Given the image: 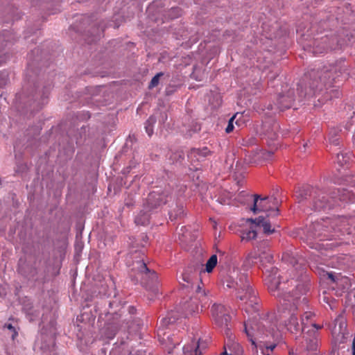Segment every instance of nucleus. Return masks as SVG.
<instances>
[{"mask_svg": "<svg viewBox=\"0 0 355 355\" xmlns=\"http://www.w3.org/2000/svg\"><path fill=\"white\" fill-rule=\"evenodd\" d=\"M289 355H295V353L293 351H290Z\"/></svg>", "mask_w": 355, "mask_h": 355, "instance_id": "60", "label": "nucleus"}, {"mask_svg": "<svg viewBox=\"0 0 355 355\" xmlns=\"http://www.w3.org/2000/svg\"><path fill=\"white\" fill-rule=\"evenodd\" d=\"M164 75L163 72L157 73L151 80L149 83L148 88L152 89L158 85L159 78Z\"/></svg>", "mask_w": 355, "mask_h": 355, "instance_id": "40", "label": "nucleus"}, {"mask_svg": "<svg viewBox=\"0 0 355 355\" xmlns=\"http://www.w3.org/2000/svg\"><path fill=\"white\" fill-rule=\"evenodd\" d=\"M253 205L251 207V210L254 213H257L259 211H266L269 206H268V203L269 201V198L268 196H265L262 198L259 194H254Z\"/></svg>", "mask_w": 355, "mask_h": 355, "instance_id": "19", "label": "nucleus"}, {"mask_svg": "<svg viewBox=\"0 0 355 355\" xmlns=\"http://www.w3.org/2000/svg\"><path fill=\"white\" fill-rule=\"evenodd\" d=\"M267 109L269 110H274L275 108L273 107V105L272 104H268V105L267 106Z\"/></svg>", "mask_w": 355, "mask_h": 355, "instance_id": "54", "label": "nucleus"}, {"mask_svg": "<svg viewBox=\"0 0 355 355\" xmlns=\"http://www.w3.org/2000/svg\"><path fill=\"white\" fill-rule=\"evenodd\" d=\"M262 270L263 281L269 292L281 302L287 282L282 283L280 282V275L277 267L265 266Z\"/></svg>", "mask_w": 355, "mask_h": 355, "instance_id": "9", "label": "nucleus"}, {"mask_svg": "<svg viewBox=\"0 0 355 355\" xmlns=\"http://www.w3.org/2000/svg\"><path fill=\"white\" fill-rule=\"evenodd\" d=\"M212 315L217 325L225 327L229 331L228 325L231 320L230 315L227 312L226 308L222 304H214L211 308Z\"/></svg>", "mask_w": 355, "mask_h": 355, "instance_id": "17", "label": "nucleus"}, {"mask_svg": "<svg viewBox=\"0 0 355 355\" xmlns=\"http://www.w3.org/2000/svg\"><path fill=\"white\" fill-rule=\"evenodd\" d=\"M180 318L181 315L178 311L172 310L168 312L166 316L162 318L160 320V324L159 329H164L168 327L170 324H174Z\"/></svg>", "mask_w": 355, "mask_h": 355, "instance_id": "24", "label": "nucleus"}, {"mask_svg": "<svg viewBox=\"0 0 355 355\" xmlns=\"http://www.w3.org/2000/svg\"><path fill=\"white\" fill-rule=\"evenodd\" d=\"M312 325L317 329H320L322 328L321 325L317 324H312Z\"/></svg>", "mask_w": 355, "mask_h": 355, "instance_id": "55", "label": "nucleus"}, {"mask_svg": "<svg viewBox=\"0 0 355 355\" xmlns=\"http://www.w3.org/2000/svg\"><path fill=\"white\" fill-rule=\"evenodd\" d=\"M282 259L284 261L292 265L293 267H295L300 262V259L294 253L288 251L283 253Z\"/></svg>", "mask_w": 355, "mask_h": 355, "instance_id": "32", "label": "nucleus"}, {"mask_svg": "<svg viewBox=\"0 0 355 355\" xmlns=\"http://www.w3.org/2000/svg\"><path fill=\"white\" fill-rule=\"evenodd\" d=\"M329 141L330 143L333 144L335 146L338 145V139L337 138L336 135H331V133H330L329 135Z\"/></svg>", "mask_w": 355, "mask_h": 355, "instance_id": "48", "label": "nucleus"}, {"mask_svg": "<svg viewBox=\"0 0 355 355\" xmlns=\"http://www.w3.org/2000/svg\"><path fill=\"white\" fill-rule=\"evenodd\" d=\"M279 304L278 313L280 319L284 320L287 316H289L287 320H284L288 330L293 334L297 333L302 330L297 317V304L295 302L287 303L282 301L279 302Z\"/></svg>", "mask_w": 355, "mask_h": 355, "instance_id": "11", "label": "nucleus"}, {"mask_svg": "<svg viewBox=\"0 0 355 355\" xmlns=\"http://www.w3.org/2000/svg\"><path fill=\"white\" fill-rule=\"evenodd\" d=\"M46 320V318L44 314H43L41 318V324L42 325V329L40 349L42 352V355H58L55 349V338L54 336L55 333L51 332V334L48 335L43 331Z\"/></svg>", "mask_w": 355, "mask_h": 355, "instance_id": "14", "label": "nucleus"}, {"mask_svg": "<svg viewBox=\"0 0 355 355\" xmlns=\"http://www.w3.org/2000/svg\"><path fill=\"white\" fill-rule=\"evenodd\" d=\"M159 114H160L161 119H159V122L160 123L164 124L166 122V121L167 120V114L166 112H160Z\"/></svg>", "mask_w": 355, "mask_h": 355, "instance_id": "49", "label": "nucleus"}, {"mask_svg": "<svg viewBox=\"0 0 355 355\" xmlns=\"http://www.w3.org/2000/svg\"><path fill=\"white\" fill-rule=\"evenodd\" d=\"M268 244V242L267 241H263L257 246L258 251L259 252V261L261 263L263 268L265 266H267L266 263L271 264L273 261V256L269 251L261 250L262 247L265 248Z\"/></svg>", "mask_w": 355, "mask_h": 355, "instance_id": "21", "label": "nucleus"}, {"mask_svg": "<svg viewBox=\"0 0 355 355\" xmlns=\"http://www.w3.org/2000/svg\"><path fill=\"white\" fill-rule=\"evenodd\" d=\"M205 306H206V302H205V304H202V305H201V309H202V308H204V307H205Z\"/></svg>", "mask_w": 355, "mask_h": 355, "instance_id": "63", "label": "nucleus"}, {"mask_svg": "<svg viewBox=\"0 0 355 355\" xmlns=\"http://www.w3.org/2000/svg\"><path fill=\"white\" fill-rule=\"evenodd\" d=\"M128 311V317L127 315L123 317V312L122 313L121 309L118 311L121 313V322L125 325V329H127L130 332H137L142 325V322L139 318L133 317L137 312V309L134 306H129Z\"/></svg>", "mask_w": 355, "mask_h": 355, "instance_id": "16", "label": "nucleus"}, {"mask_svg": "<svg viewBox=\"0 0 355 355\" xmlns=\"http://www.w3.org/2000/svg\"><path fill=\"white\" fill-rule=\"evenodd\" d=\"M107 354V349L105 348H102L99 352H98V355H106ZM110 355H125V354H123L122 352V350L121 349V347H116L115 348H113L110 352ZM129 355H143L141 352H139V353H135V354H130Z\"/></svg>", "mask_w": 355, "mask_h": 355, "instance_id": "35", "label": "nucleus"}, {"mask_svg": "<svg viewBox=\"0 0 355 355\" xmlns=\"http://www.w3.org/2000/svg\"><path fill=\"white\" fill-rule=\"evenodd\" d=\"M256 326H257V331L262 334H266L267 332H270L273 329L270 322L265 318H261V320Z\"/></svg>", "mask_w": 355, "mask_h": 355, "instance_id": "29", "label": "nucleus"}, {"mask_svg": "<svg viewBox=\"0 0 355 355\" xmlns=\"http://www.w3.org/2000/svg\"><path fill=\"white\" fill-rule=\"evenodd\" d=\"M235 117H236V115L233 116L232 118L230 119V120L228 121L227 126L225 128V132L227 133H230L234 130L233 121Z\"/></svg>", "mask_w": 355, "mask_h": 355, "instance_id": "46", "label": "nucleus"}, {"mask_svg": "<svg viewBox=\"0 0 355 355\" xmlns=\"http://www.w3.org/2000/svg\"><path fill=\"white\" fill-rule=\"evenodd\" d=\"M313 316V313L310 311H306L304 313L301 318L302 331H303L305 326L306 325V322L310 320Z\"/></svg>", "mask_w": 355, "mask_h": 355, "instance_id": "39", "label": "nucleus"}, {"mask_svg": "<svg viewBox=\"0 0 355 355\" xmlns=\"http://www.w3.org/2000/svg\"><path fill=\"white\" fill-rule=\"evenodd\" d=\"M182 15V10L179 7H172L166 14V16L171 19H176Z\"/></svg>", "mask_w": 355, "mask_h": 355, "instance_id": "38", "label": "nucleus"}, {"mask_svg": "<svg viewBox=\"0 0 355 355\" xmlns=\"http://www.w3.org/2000/svg\"><path fill=\"white\" fill-rule=\"evenodd\" d=\"M230 199L231 195L230 192L227 191H220L216 200L221 205H227L230 203Z\"/></svg>", "mask_w": 355, "mask_h": 355, "instance_id": "36", "label": "nucleus"}, {"mask_svg": "<svg viewBox=\"0 0 355 355\" xmlns=\"http://www.w3.org/2000/svg\"><path fill=\"white\" fill-rule=\"evenodd\" d=\"M294 100L293 90L288 91L287 96H285L284 94H279L277 101V109L280 111H283L286 109L290 108L292 106V103Z\"/></svg>", "mask_w": 355, "mask_h": 355, "instance_id": "20", "label": "nucleus"}, {"mask_svg": "<svg viewBox=\"0 0 355 355\" xmlns=\"http://www.w3.org/2000/svg\"><path fill=\"white\" fill-rule=\"evenodd\" d=\"M17 272L28 280L37 281L38 270L35 267V263L27 261L25 258L21 257L17 265Z\"/></svg>", "mask_w": 355, "mask_h": 355, "instance_id": "15", "label": "nucleus"}, {"mask_svg": "<svg viewBox=\"0 0 355 355\" xmlns=\"http://www.w3.org/2000/svg\"><path fill=\"white\" fill-rule=\"evenodd\" d=\"M210 153L211 151L208 149L207 147H203L202 148H193L191 149L190 152L187 155V157L191 162H194L196 161L200 162Z\"/></svg>", "mask_w": 355, "mask_h": 355, "instance_id": "22", "label": "nucleus"}, {"mask_svg": "<svg viewBox=\"0 0 355 355\" xmlns=\"http://www.w3.org/2000/svg\"><path fill=\"white\" fill-rule=\"evenodd\" d=\"M352 355H355V336L352 340Z\"/></svg>", "mask_w": 355, "mask_h": 355, "instance_id": "53", "label": "nucleus"}, {"mask_svg": "<svg viewBox=\"0 0 355 355\" xmlns=\"http://www.w3.org/2000/svg\"><path fill=\"white\" fill-rule=\"evenodd\" d=\"M275 346H276L275 345H271V346L268 347V348L270 349L271 350H272L275 347Z\"/></svg>", "mask_w": 355, "mask_h": 355, "instance_id": "59", "label": "nucleus"}, {"mask_svg": "<svg viewBox=\"0 0 355 355\" xmlns=\"http://www.w3.org/2000/svg\"><path fill=\"white\" fill-rule=\"evenodd\" d=\"M172 196L169 191L158 188L150 191L144 200V207L154 214L159 212L164 205L169 202Z\"/></svg>", "mask_w": 355, "mask_h": 355, "instance_id": "10", "label": "nucleus"}, {"mask_svg": "<svg viewBox=\"0 0 355 355\" xmlns=\"http://www.w3.org/2000/svg\"><path fill=\"white\" fill-rule=\"evenodd\" d=\"M145 254L141 251L135 250L131 253L132 259L131 273L132 279L146 289L154 293H158L159 281L157 272L150 270L144 261Z\"/></svg>", "mask_w": 355, "mask_h": 355, "instance_id": "5", "label": "nucleus"}, {"mask_svg": "<svg viewBox=\"0 0 355 355\" xmlns=\"http://www.w3.org/2000/svg\"><path fill=\"white\" fill-rule=\"evenodd\" d=\"M278 129H279V125H278V123L275 122L272 124V132H270L268 129H266V131L267 132L268 137H270L271 139H273L274 137H275L277 136L276 132L277 131Z\"/></svg>", "mask_w": 355, "mask_h": 355, "instance_id": "44", "label": "nucleus"}, {"mask_svg": "<svg viewBox=\"0 0 355 355\" xmlns=\"http://www.w3.org/2000/svg\"><path fill=\"white\" fill-rule=\"evenodd\" d=\"M33 63H28L21 90L16 95L18 110L24 115H32L40 111L48 103L51 87L42 86L37 74L33 69Z\"/></svg>", "mask_w": 355, "mask_h": 355, "instance_id": "3", "label": "nucleus"}, {"mask_svg": "<svg viewBox=\"0 0 355 355\" xmlns=\"http://www.w3.org/2000/svg\"><path fill=\"white\" fill-rule=\"evenodd\" d=\"M8 82V73L6 71H0V87L7 85Z\"/></svg>", "mask_w": 355, "mask_h": 355, "instance_id": "41", "label": "nucleus"}, {"mask_svg": "<svg viewBox=\"0 0 355 355\" xmlns=\"http://www.w3.org/2000/svg\"><path fill=\"white\" fill-rule=\"evenodd\" d=\"M89 128L87 126H82L78 131V134L76 135V142L78 145H81L84 141L86 139L87 136Z\"/></svg>", "mask_w": 355, "mask_h": 355, "instance_id": "34", "label": "nucleus"}, {"mask_svg": "<svg viewBox=\"0 0 355 355\" xmlns=\"http://www.w3.org/2000/svg\"><path fill=\"white\" fill-rule=\"evenodd\" d=\"M223 354H224V355H231V354H227V352H225Z\"/></svg>", "mask_w": 355, "mask_h": 355, "instance_id": "64", "label": "nucleus"}, {"mask_svg": "<svg viewBox=\"0 0 355 355\" xmlns=\"http://www.w3.org/2000/svg\"><path fill=\"white\" fill-rule=\"evenodd\" d=\"M199 276L200 275L198 272H196L194 266H188L180 277L183 282L180 281V284L182 285V288L195 291L196 294V297L191 298L190 304L191 308L187 311V313H184V317H187L189 314H193L198 311L199 305L195 301L196 298H198L201 303H202L203 300H207L205 291L202 289L199 284H202Z\"/></svg>", "mask_w": 355, "mask_h": 355, "instance_id": "7", "label": "nucleus"}, {"mask_svg": "<svg viewBox=\"0 0 355 355\" xmlns=\"http://www.w3.org/2000/svg\"><path fill=\"white\" fill-rule=\"evenodd\" d=\"M105 315L107 322L101 329V336L110 340L113 339L120 328H125V325L121 322V313L107 312Z\"/></svg>", "mask_w": 355, "mask_h": 355, "instance_id": "13", "label": "nucleus"}, {"mask_svg": "<svg viewBox=\"0 0 355 355\" xmlns=\"http://www.w3.org/2000/svg\"><path fill=\"white\" fill-rule=\"evenodd\" d=\"M105 27L106 26L105 25L104 21H101L98 24V27L94 28V32L92 33V37L88 40V42H90V43L94 42L97 40H98L103 35Z\"/></svg>", "mask_w": 355, "mask_h": 355, "instance_id": "31", "label": "nucleus"}, {"mask_svg": "<svg viewBox=\"0 0 355 355\" xmlns=\"http://www.w3.org/2000/svg\"><path fill=\"white\" fill-rule=\"evenodd\" d=\"M295 283L296 284L295 285V288L292 290V293H291L290 291H287L286 288L284 290L282 302L287 303L295 302L297 304L298 300L300 299L301 296L306 295L311 288V282L306 275L302 276L301 279L296 280Z\"/></svg>", "mask_w": 355, "mask_h": 355, "instance_id": "12", "label": "nucleus"}, {"mask_svg": "<svg viewBox=\"0 0 355 355\" xmlns=\"http://www.w3.org/2000/svg\"><path fill=\"white\" fill-rule=\"evenodd\" d=\"M318 193V188L313 187L310 185H305L299 187L295 191V197L299 202L305 200L310 199L312 200L315 194Z\"/></svg>", "mask_w": 355, "mask_h": 355, "instance_id": "18", "label": "nucleus"}, {"mask_svg": "<svg viewBox=\"0 0 355 355\" xmlns=\"http://www.w3.org/2000/svg\"><path fill=\"white\" fill-rule=\"evenodd\" d=\"M121 301L112 300L109 302V307L110 309L116 308L121 304Z\"/></svg>", "mask_w": 355, "mask_h": 355, "instance_id": "47", "label": "nucleus"}, {"mask_svg": "<svg viewBox=\"0 0 355 355\" xmlns=\"http://www.w3.org/2000/svg\"><path fill=\"white\" fill-rule=\"evenodd\" d=\"M157 122L155 115H151L145 122L144 128L149 137H151L154 132V125Z\"/></svg>", "mask_w": 355, "mask_h": 355, "instance_id": "33", "label": "nucleus"}, {"mask_svg": "<svg viewBox=\"0 0 355 355\" xmlns=\"http://www.w3.org/2000/svg\"><path fill=\"white\" fill-rule=\"evenodd\" d=\"M257 236V230L252 228L251 230H246L243 233L242 240L248 241L250 240L255 239Z\"/></svg>", "mask_w": 355, "mask_h": 355, "instance_id": "37", "label": "nucleus"}, {"mask_svg": "<svg viewBox=\"0 0 355 355\" xmlns=\"http://www.w3.org/2000/svg\"><path fill=\"white\" fill-rule=\"evenodd\" d=\"M250 220L254 223L256 227H262L264 234H270L275 232V229L272 228L270 222L267 217L259 216L254 219H250Z\"/></svg>", "mask_w": 355, "mask_h": 355, "instance_id": "23", "label": "nucleus"}, {"mask_svg": "<svg viewBox=\"0 0 355 355\" xmlns=\"http://www.w3.org/2000/svg\"><path fill=\"white\" fill-rule=\"evenodd\" d=\"M326 12L325 19L320 21L318 28L329 32L322 36L314 37L303 45V49L314 55L337 50L345 45L355 46V30L349 31L341 25H346L354 20L351 6L347 3H336Z\"/></svg>", "mask_w": 355, "mask_h": 355, "instance_id": "1", "label": "nucleus"}, {"mask_svg": "<svg viewBox=\"0 0 355 355\" xmlns=\"http://www.w3.org/2000/svg\"><path fill=\"white\" fill-rule=\"evenodd\" d=\"M217 255L216 254H212L209 259L207 260L206 264H205V268L203 269H199V266L197 264L196 266H194V268H196V272H198V274L200 275V273L201 272H207L208 273L209 272H211L214 270V268H215V266H216L217 264Z\"/></svg>", "mask_w": 355, "mask_h": 355, "instance_id": "26", "label": "nucleus"}, {"mask_svg": "<svg viewBox=\"0 0 355 355\" xmlns=\"http://www.w3.org/2000/svg\"><path fill=\"white\" fill-rule=\"evenodd\" d=\"M245 332L249 340L252 343V345H254L255 347H257L256 342H255L254 339L253 338V334L248 329L246 323H245Z\"/></svg>", "mask_w": 355, "mask_h": 355, "instance_id": "45", "label": "nucleus"}, {"mask_svg": "<svg viewBox=\"0 0 355 355\" xmlns=\"http://www.w3.org/2000/svg\"><path fill=\"white\" fill-rule=\"evenodd\" d=\"M10 15L12 20H18L21 18V13L14 7L10 8Z\"/></svg>", "mask_w": 355, "mask_h": 355, "instance_id": "43", "label": "nucleus"}, {"mask_svg": "<svg viewBox=\"0 0 355 355\" xmlns=\"http://www.w3.org/2000/svg\"><path fill=\"white\" fill-rule=\"evenodd\" d=\"M54 324H55V322L53 320H51L49 322V325H50L51 328L53 327Z\"/></svg>", "mask_w": 355, "mask_h": 355, "instance_id": "56", "label": "nucleus"}, {"mask_svg": "<svg viewBox=\"0 0 355 355\" xmlns=\"http://www.w3.org/2000/svg\"><path fill=\"white\" fill-rule=\"evenodd\" d=\"M306 300H307V298L306 297H303L302 301L303 302H306Z\"/></svg>", "mask_w": 355, "mask_h": 355, "instance_id": "62", "label": "nucleus"}, {"mask_svg": "<svg viewBox=\"0 0 355 355\" xmlns=\"http://www.w3.org/2000/svg\"><path fill=\"white\" fill-rule=\"evenodd\" d=\"M259 252L252 251L247 254L245 260L243 261V266L246 268L251 267L254 263L259 259Z\"/></svg>", "mask_w": 355, "mask_h": 355, "instance_id": "30", "label": "nucleus"}, {"mask_svg": "<svg viewBox=\"0 0 355 355\" xmlns=\"http://www.w3.org/2000/svg\"><path fill=\"white\" fill-rule=\"evenodd\" d=\"M224 283L227 287L234 289L236 298L244 302L243 309L246 313L253 314L259 311L260 300L246 274L233 270L225 277Z\"/></svg>", "mask_w": 355, "mask_h": 355, "instance_id": "4", "label": "nucleus"}, {"mask_svg": "<svg viewBox=\"0 0 355 355\" xmlns=\"http://www.w3.org/2000/svg\"><path fill=\"white\" fill-rule=\"evenodd\" d=\"M354 200V195L343 188H334L329 193L318 189V193L314 195L310 206L311 210L321 211L341 206V202H352Z\"/></svg>", "mask_w": 355, "mask_h": 355, "instance_id": "6", "label": "nucleus"}, {"mask_svg": "<svg viewBox=\"0 0 355 355\" xmlns=\"http://www.w3.org/2000/svg\"><path fill=\"white\" fill-rule=\"evenodd\" d=\"M141 238H142V240L145 241L146 239H147V236L146 235H144V234H142L141 235Z\"/></svg>", "mask_w": 355, "mask_h": 355, "instance_id": "58", "label": "nucleus"}, {"mask_svg": "<svg viewBox=\"0 0 355 355\" xmlns=\"http://www.w3.org/2000/svg\"><path fill=\"white\" fill-rule=\"evenodd\" d=\"M154 214L153 212L148 211L146 210L143 207V209L139 213V214L135 218V223L137 225H146L150 223V218L151 214Z\"/></svg>", "mask_w": 355, "mask_h": 355, "instance_id": "27", "label": "nucleus"}, {"mask_svg": "<svg viewBox=\"0 0 355 355\" xmlns=\"http://www.w3.org/2000/svg\"><path fill=\"white\" fill-rule=\"evenodd\" d=\"M348 73L343 63L335 65L323 66L322 69H312L305 73V80H302L297 85V91L301 98L310 97L316 95L325 89V98L331 99L339 98L341 92L338 83L339 78L343 76L346 79Z\"/></svg>", "mask_w": 355, "mask_h": 355, "instance_id": "2", "label": "nucleus"}, {"mask_svg": "<svg viewBox=\"0 0 355 355\" xmlns=\"http://www.w3.org/2000/svg\"><path fill=\"white\" fill-rule=\"evenodd\" d=\"M184 210L182 205L175 202V205L171 207L168 211L169 219L171 221H175L181 219L184 217Z\"/></svg>", "mask_w": 355, "mask_h": 355, "instance_id": "25", "label": "nucleus"}, {"mask_svg": "<svg viewBox=\"0 0 355 355\" xmlns=\"http://www.w3.org/2000/svg\"><path fill=\"white\" fill-rule=\"evenodd\" d=\"M327 275H328V277L329 279H331V281L333 282V283H336L337 282V277L334 275L333 272H327Z\"/></svg>", "mask_w": 355, "mask_h": 355, "instance_id": "51", "label": "nucleus"}, {"mask_svg": "<svg viewBox=\"0 0 355 355\" xmlns=\"http://www.w3.org/2000/svg\"><path fill=\"white\" fill-rule=\"evenodd\" d=\"M275 76H276V75H275V74H274V75H272V76H269V78H270V79L275 78Z\"/></svg>", "mask_w": 355, "mask_h": 355, "instance_id": "61", "label": "nucleus"}, {"mask_svg": "<svg viewBox=\"0 0 355 355\" xmlns=\"http://www.w3.org/2000/svg\"><path fill=\"white\" fill-rule=\"evenodd\" d=\"M28 313L29 315H31L35 316V317L38 316V314L34 313L31 312V311Z\"/></svg>", "mask_w": 355, "mask_h": 355, "instance_id": "57", "label": "nucleus"}, {"mask_svg": "<svg viewBox=\"0 0 355 355\" xmlns=\"http://www.w3.org/2000/svg\"><path fill=\"white\" fill-rule=\"evenodd\" d=\"M188 347H184V355H202V352L199 350V345L194 348L193 350H191L189 353L187 352Z\"/></svg>", "mask_w": 355, "mask_h": 355, "instance_id": "42", "label": "nucleus"}, {"mask_svg": "<svg viewBox=\"0 0 355 355\" xmlns=\"http://www.w3.org/2000/svg\"><path fill=\"white\" fill-rule=\"evenodd\" d=\"M328 220H322L321 221H315L306 227L304 230V237L302 239L310 248L320 250L324 246L323 243L319 241L325 240H331L332 235L330 234L329 227L328 226Z\"/></svg>", "mask_w": 355, "mask_h": 355, "instance_id": "8", "label": "nucleus"}, {"mask_svg": "<svg viewBox=\"0 0 355 355\" xmlns=\"http://www.w3.org/2000/svg\"><path fill=\"white\" fill-rule=\"evenodd\" d=\"M310 342L311 343V345H310V347H309V349H311V350H315L316 349V344H315V342H314L313 340H310Z\"/></svg>", "mask_w": 355, "mask_h": 355, "instance_id": "52", "label": "nucleus"}, {"mask_svg": "<svg viewBox=\"0 0 355 355\" xmlns=\"http://www.w3.org/2000/svg\"><path fill=\"white\" fill-rule=\"evenodd\" d=\"M5 327L10 329V331H13L14 334L12 335V337L17 335V332L15 330V328L12 325V324H6Z\"/></svg>", "mask_w": 355, "mask_h": 355, "instance_id": "50", "label": "nucleus"}, {"mask_svg": "<svg viewBox=\"0 0 355 355\" xmlns=\"http://www.w3.org/2000/svg\"><path fill=\"white\" fill-rule=\"evenodd\" d=\"M168 160L171 164L181 166L184 160V153L182 150H176L171 153Z\"/></svg>", "mask_w": 355, "mask_h": 355, "instance_id": "28", "label": "nucleus"}]
</instances>
